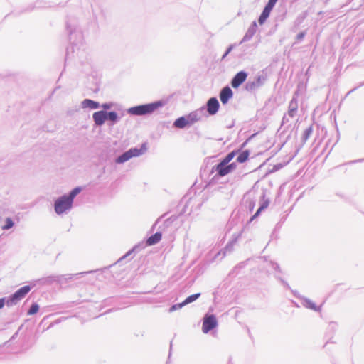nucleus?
I'll list each match as a JSON object with an SVG mask.
<instances>
[{"label": "nucleus", "mask_w": 364, "mask_h": 364, "mask_svg": "<svg viewBox=\"0 0 364 364\" xmlns=\"http://www.w3.org/2000/svg\"><path fill=\"white\" fill-rule=\"evenodd\" d=\"M230 50H231V48H230L227 50V52H226V53H225V55H223V58H225V56L229 53V52H230Z\"/></svg>", "instance_id": "nucleus-32"}, {"label": "nucleus", "mask_w": 364, "mask_h": 364, "mask_svg": "<svg viewBox=\"0 0 364 364\" xmlns=\"http://www.w3.org/2000/svg\"><path fill=\"white\" fill-rule=\"evenodd\" d=\"M219 107V102L215 97H212L208 100L207 102V111L210 114H215L218 111Z\"/></svg>", "instance_id": "nucleus-6"}, {"label": "nucleus", "mask_w": 364, "mask_h": 364, "mask_svg": "<svg viewBox=\"0 0 364 364\" xmlns=\"http://www.w3.org/2000/svg\"><path fill=\"white\" fill-rule=\"evenodd\" d=\"M250 152L247 150L242 151L237 158V161L239 163L245 162L249 158Z\"/></svg>", "instance_id": "nucleus-18"}, {"label": "nucleus", "mask_w": 364, "mask_h": 364, "mask_svg": "<svg viewBox=\"0 0 364 364\" xmlns=\"http://www.w3.org/2000/svg\"><path fill=\"white\" fill-rule=\"evenodd\" d=\"M189 125L200 119V116L197 112H193L186 116Z\"/></svg>", "instance_id": "nucleus-14"}, {"label": "nucleus", "mask_w": 364, "mask_h": 364, "mask_svg": "<svg viewBox=\"0 0 364 364\" xmlns=\"http://www.w3.org/2000/svg\"><path fill=\"white\" fill-rule=\"evenodd\" d=\"M235 154L236 151H235L229 153L220 162L226 164H229L235 156Z\"/></svg>", "instance_id": "nucleus-19"}, {"label": "nucleus", "mask_w": 364, "mask_h": 364, "mask_svg": "<svg viewBox=\"0 0 364 364\" xmlns=\"http://www.w3.org/2000/svg\"><path fill=\"white\" fill-rule=\"evenodd\" d=\"M277 1L278 0H269L267 5L273 9Z\"/></svg>", "instance_id": "nucleus-27"}, {"label": "nucleus", "mask_w": 364, "mask_h": 364, "mask_svg": "<svg viewBox=\"0 0 364 364\" xmlns=\"http://www.w3.org/2000/svg\"><path fill=\"white\" fill-rule=\"evenodd\" d=\"M269 205V202L268 201H265L264 202V203L259 207V208L257 210V212L255 213V214L251 218V220H254L255 218H256L259 214L260 213L262 212V210H263L264 209L267 208Z\"/></svg>", "instance_id": "nucleus-21"}, {"label": "nucleus", "mask_w": 364, "mask_h": 364, "mask_svg": "<svg viewBox=\"0 0 364 364\" xmlns=\"http://www.w3.org/2000/svg\"><path fill=\"white\" fill-rule=\"evenodd\" d=\"M233 96V92L232 90L228 87L226 86L224 88H223L220 93V100L221 102L225 105L226 104L230 98H232Z\"/></svg>", "instance_id": "nucleus-7"}, {"label": "nucleus", "mask_w": 364, "mask_h": 364, "mask_svg": "<svg viewBox=\"0 0 364 364\" xmlns=\"http://www.w3.org/2000/svg\"><path fill=\"white\" fill-rule=\"evenodd\" d=\"M228 167H229V168H230V172H231L232 170L235 169V168H236V167H237V165H236V164H235V163H232V164H228Z\"/></svg>", "instance_id": "nucleus-28"}, {"label": "nucleus", "mask_w": 364, "mask_h": 364, "mask_svg": "<svg viewBox=\"0 0 364 364\" xmlns=\"http://www.w3.org/2000/svg\"><path fill=\"white\" fill-rule=\"evenodd\" d=\"M200 293L190 295L182 303L178 304V307H183L186 304H188L189 303L194 301L200 296Z\"/></svg>", "instance_id": "nucleus-15"}, {"label": "nucleus", "mask_w": 364, "mask_h": 364, "mask_svg": "<svg viewBox=\"0 0 364 364\" xmlns=\"http://www.w3.org/2000/svg\"><path fill=\"white\" fill-rule=\"evenodd\" d=\"M82 105L85 107H89L90 109H97L100 105H99V103L97 102H95L92 100H89V99H85L83 102H82Z\"/></svg>", "instance_id": "nucleus-16"}, {"label": "nucleus", "mask_w": 364, "mask_h": 364, "mask_svg": "<svg viewBox=\"0 0 364 364\" xmlns=\"http://www.w3.org/2000/svg\"><path fill=\"white\" fill-rule=\"evenodd\" d=\"M218 176L223 177L230 173V168L226 164L220 162L215 167Z\"/></svg>", "instance_id": "nucleus-10"}, {"label": "nucleus", "mask_w": 364, "mask_h": 364, "mask_svg": "<svg viewBox=\"0 0 364 364\" xmlns=\"http://www.w3.org/2000/svg\"><path fill=\"white\" fill-rule=\"evenodd\" d=\"M247 74L244 71L237 73L231 81V85L233 88L239 87L247 79Z\"/></svg>", "instance_id": "nucleus-5"}, {"label": "nucleus", "mask_w": 364, "mask_h": 364, "mask_svg": "<svg viewBox=\"0 0 364 364\" xmlns=\"http://www.w3.org/2000/svg\"><path fill=\"white\" fill-rule=\"evenodd\" d=\"M187 125H189V124L186 117H179L174 122V126L177 128H184Z\"/></svg>", "instance_id": "nucleus-13"}, {"label": "nucleus", "mask_w": 364, "mask_h": 364, "mask_svg": "<svg viewBox=\"0 0 364 364\" xmlns=\"http://www.w3.org/2000/svg\"><path fill=\"white\" fill-rule=\"evenodd\" d=\"M73 201L67 196H63L55 202V211L58 214H62L72 207Z\"/></svg>", "instance_id": "nucleus-2"}, {"label": "nucleus", "mask_w": 364, "mask_h": 364, "mask_svg": "<svg viewBox=\"0 0 364 364\" xmlns=\"http://www.w3.org/2000/svg\"><path fill=\"white\" fill-rule=\"evenodd\" d=\"M272 10V7H269V6L266 5L262 13L261 14L259 18V23L260 25H262L265 21L267 19V18L269 16V14Z\"/></svg>", "instance_id": "nucleus-11"}, {"label": "nucleus", "mask_w": 364, "mask_h": 364, "mask_svg": "<svg viewBox=\"0 0 364 364\" xmlns=\"http://www.w3.org/2000/svg\"><path fill=\"white\" fill-rule=\"evenodd\" d=\"M13 225H14V223H13L12 220L11 218H8L6 219V224H5V225H4L2 227V228L4 230H8V229L12 228Z\"/></svg>", "instance_id": "nucleus-26"}, {"label": "nucleus", "mask_w": 364, "mask_h": 364, "mask_svg": "<svg viewBox=\"0 0 364 364\" xmlns=\"http://www.w3.org/2000/svg\"><path fill=\"white\" fill-rule=\"evenodd\" d=\"M93 119L97 125H102L107 119V112L104 111H99L95 112L93 114Z\"/></svg>", "instance_id": "nucleus-9"}, {"label": "nucleus", "mask_w": 364, "mask_h": 364, "mask_svg": "<svg viewBox=\"0 0 364 364\" xmlns=\"http://www.w3.org/2000/svg\"><path fill=\"white\" fill-rule=\"evenodd\" d=\"M269 205V202L268 201H265L264 202V203L259 207V208L257 210V212L255 213V214L251 218V220H254L255 218H256L259 214L260 213L262 212V210H263L264 209L267 208Z\"/></svg>", "instance_id": "nucleus-20"}, {"label": "nucleus", "mask_w": 364, "mask_h": 364, "mask_svg": "<svg viewBox=\"0 0 364 364\" xmlns=\"http://www.w3.org/2000/svg\"><path fill=\"white\" fill-rule=\"evenodd\" d=\"M81 191V188L77 187L74 188L69 196H67L72 201H73L74 198Z\"/></svg>", "instance_id": "nucleus-23"}, {"label": "nucleus", "mask_w": 364, "mask_h": 364, "mask_svg": "<svg viewBox=\"0 0 364 364\" xmlns=\"http://www.w3.org/2000/svg\"><path fill=\"white\" fill-rule=\"evenodd\" d=\"M117 119V114L114 112H110L107 113V119H109L112 122H115Z\"/></svg>", "instance_id": "nucleus-25"}, {"label": "nucleus", "mask_w": 364, "mask_h": 364, "mask_svg": "<svg viewBox=\"0 0 364 364\" xmlns=\"http://www.w3.org/2000/svg\"><path fill=\"white\" fill-rule=\"evenodd\" d=\"M296 110H297V102H296V100H292L289 103V111H288L289 115L290 117H294Z\"/></svg>", "instance_id": "nucleus-17"}, {"label": "nucleus", "mask_w": 364, "mask_h": 364, "mask_svg": "<svg viewBox=\"0 0 364 364\" xmlns=\"http://www.w3.org/2000/svg\"><path fill=\"white\" fill-rule=\"evenodd\" d=\"M39 309V306L36 304H33L31 305L30 309L28 311V315H33L38 312Z\"/></svg>", "instance_id": "nucleus-24"}, {"label": "nucleus", "mask_w": 364, "mask_h": 364, "mask_svg": "<svg viewBox=\"0 0 364 364\" xmlns=\"http://www.w3.org/2000/svg\"><path fill=\"white\" fill-rule=\"evenodd\" d=\"M5 305V299L4 298L0 299V309H2Z\"/></svg>", "instance_id": "nucleus-30"}, {"label": "nucleus", "mask_w": 364, "mask_h": 364, "mask_svg": "<svg viewBox=\"0 0 364 364\" xmlns=\"http://www.w3.org/2000/svg\"><path fill=\"white\" fill-rule=\"evenodd\" d=\"M31 287L28 285L23 286L17 290L9 299L11 304H16L18 301L23 299L30 291Z\"/></svg>", "instance_id": "nucleus-3"}, {"label": "nucleus", "mask_w": 364, "mask_h": 364, "mask_svg": "<svg viewBox=\"0 0 364 364\" xmlns=\"http://www.w3.org/2000/svg\"><path fill=\"white\" fill-rule=\"evenodd\" d=\"M162 104L160 102H156L154 103L133 107L129 109V113L134 115H143L149 114L155 111Z\"/></svg>", "instance_id": "nucleus-1"}, {"label": "nucleus", "mask_w": 364, "mask_h": 364, "mask_svg": "<svg viewBox=\"0 0 364 364\" xmlns=\"http://www.w3.org/2000/svg\"><path fill=\"white\" fill-rule=\"evenodd\" d=\"M217 319L214 315H209L204 317L202 330L205 333H208L217 326Z\"/></svg>", "instance_id": "nucleus-4"}, {"label": "nucleus", "mask_w": 364, "mask_h": 364, "mask_svg": "<svg viewBox=\"0 0 364 364\" xmlns=\"http://www.w3.org/2000/svg\"><path fill=\"white\" fill-rule=\"evenodd\" d=\"M305 306L308 309L314 310V311H320L321 308L317 306L313 301L310 300L306 301Z\"/></svg>", "instance_id": "nucleus-22"}, {"label": "nucleus", "mask_w": 364, "mask_h": 364, "mask_svg": "<svg viewBox=\"0 0 364 364\" xmlns=\"http://www.w3.org/2000/svg\"><path fill=\"white\" fill-rule=\"evenodd\" d=\"M102 107H104L105 109H109V105H103Z\"/></svg>", "instance_id": "nucleus-33"}, {"label": "nucleus", "mask_w": 364, "mask_h": 364, "mask_svg": "<svg viewBox=\"0 0 364 364\" xmlns=\"http://www.w3.org/2000/svg\"><path fill=\"white\" fill-rule=\"evenodd\" d=\"M178 308H179V307H178V304H175V305H173V306H172L171 307L170 311H173L176 310V309H178Z\"/></svg>", "instance_id": "nucleus-31"}, {"label": "nucleus", "mask_w": 364, "mask_h": 364, "mask_svg": "<svg viewBox=\"0 0 364 364\" xmlns=\"http://www.w3.org/2000/svg\"><path fill=\"white\" fill-rule=\"evenodd\" d=\"M139 154V151L137 149H130L128 151L124 153L117 159V163H123L133 156H136Z\"/></svg>", "instance_id": "nucleus-8"}, {"label": "nucleus", "mask_w": 364, "mask_h": 364, "mask_svg": "<svg viewBox=\"0 0 364 364\" xmlns=\"http://www.w3.org/2000/svg\"><path fill=\"white\" fill-rule=\"evenodd\" d=\"M161 239V234L156 232L154 235L149 237L146 240L147 245H153L158 243Z\"/></svg>", "instance_id": "nucleus-12"}, {"label": "nucleus", "mask_w": 364, "mask_h": 364, "mask_svg": "<svg viewBox=\"0 0 364 364\" xmlns=\"http://www.w3.org/2000/svg\"><path fill=\"white\" fill-rule=\"evenodd\" d=\"M305 36V33L304 32H301L299 33L297 36H296V39L297 40H301Z\"/></svg>", "instance_id": "nucleus-29"}]
</instances>
